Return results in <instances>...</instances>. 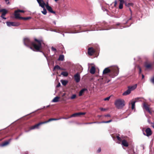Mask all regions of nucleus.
<instances>
[{
    "label": "nucleus",
    "instance_id": "nucleus-1",
    "mask_svg": "<svg viewBox=\"0 0 154 154\" xmlns=\"http://www.w3.org/2000/svg\"><path fill=\"white\" fill-rule=\"evenodd\" d=\"M35 42H32L28 38H25L23 39V43L25 45L29 47L31 49L34 50L38 51L41 48L42 45L44 44L42 40H38L35 39Z\"/></svg>",
    "mask_w": 154,
    "mask_h": 154
},
{
    "label": "nucleus",
    "instance_id": "nucleus-2",
    "mask_svg": "<svg viewBox=\"0 0 154 154\" xmlns=\"http://www.w3.org/2000/svg\"><path fill=\"white\" fill-rule=\"evenodd\" d=\"M110 72V76L112 78H114L118 75L119 73V68L117 66H114L111 67L110 69L109 68H106L104 69L103 72V73L104 75Z\"/></svg>",
    "mask_w": 154,
    "mask_h": 154
},
{
    "label": "nucleus",
    "instance_id": "nucleus-3",
    "mask_svg": "<svg viewBox=\"0 0 154 154\" xmlns=\"http://www.w3.org/2000/svg\"><path fill=\"white\" fill-rule=\"evenodd\" d=\"M125 102L124 100L119 99L115 101V104L117 108L119 109H121L125 105Z\"/></svg>",
    "mask_w": 154,
    "mask_h": 154
},
{
    "label": "nucleus",
    "instance_id": "nucleus-4",
    "mask_svg": "<svg viewBox=\"0 0 154 154\" xmlns=\"http://www.w3.org/2000/svg\"><path fill=\"white\" fill-rule=\"evenodd\" d=\"M61 119L62 118L58 119H50L47 121H45V122H40L37 124L35 125H34V126H33L31 127L30 128V130H32V129H35L36 128H38V126H39L40 125L42 124L48 123L49 122H50V121H53V120H58L60 119Z\"/></svg>",
    "mask_w": 154,
    "mask_h": 154
},
{
    "label": "nucleus",
    "instance_id": "nucleus-5",
    "mask_svg": "<svg viewBox=\"0 0 154 154\" xmlns=\"http://www.w3.org/2000/svg\"><path fill=\"white\" fill-rule=\"evenodd\" d=\"M6 24L8 26L10 27L11 26H17L20 25V23L18 22H7Z\"/></svg>",
    "mask_w": 154,
    "mask_h": 154
},
{
    "label": "nucleus",
    "instance_id": "nucleus-6",
    "mask_svg": "<svg viewBox=\"0 0 154 154\" xmlns=\"http://www.w3.org/2000/svg\"><path fill=\"white\" fill-rule=\"evenodd\" d=\"M74 78L75 82H79L80 80V75L79 73L78 72L74 75Z\"/></svg>",
    "mask_w": 154,
    "mask_h": 154
},
{
    "label": "nucleus",
    "instance_id": "nucleus-7",
    "mask_svg": "<svg viewBox=\"0 0 154 154\" xmlns=\"http://www.w3.org/2000/svg\"><path fill=\"white\" fill-rule=\"evenodd\" d=\"M143 108L145 109L149 113L151 114L152 112L149 109V106L148 105L146 104L145 103H143Z\"/></svg>",
    "mask_w": 154,
    "mask_h": 154
},
{
    "label": "nucleus",
    "instance_id": "nucleus-8",
    "mask_svg": "<svg viewBox=\"0 0 154 154\" xmlns=\"http://www.w3.org/2000/svg\"><path fill=\"white\" fill-rule=\"evenodd\" d=\"M37 2L38 3L40 6L42 8H44L45 7V3L43 0H36Z\"/></svg>",
    "mask_w": 154,
    "mask_h": 154
},
{
    "label": "nucleus",
    "instance_id": "nucleus-9",
    "mask_svg": "<svg viewBox=\"0 0 154 154\" xmlns=\"http://www.w3.org/2000/svg\"><path fill=\"white\" fill-rule=\"evenodd\" d=\"M146 134L145 133H143V134L145 135H146V136L148 137L152 134L150 128H148L146 129Z\"/></svg>",
    "mask_w": 154,
    "mask_h": 154
},
{
    "label": "nucleus",
    "instance_id": "nucleus-10",
    "mask_svg": "<svg viewBox=\"0 0 154 154\" xmlns=\"http://www.w3.org/2000/svg\"><path fill=\"white\" fill-rule=\"evenodd\" d=\"M95 51L92 48H90L88 49V53L90 55H92L94 53Z\"/></svg>",
    "mask_w": 154,
    "mask_h": 154
},
{
    "label": "nucleus",
    "instance_id": "nucleus-11",
    "mask_svg": "<svg viewBox=\"0 0 154 154\" xmlns=\"http://www.w3.org/2000/svg\"><path fill=\"white\" fill-rule=\"evenodd\" d=\"M85 112H79V113H74L70 117V118L72 117H74L77 116H80L81 115H85Z\"/></svg>",
    "mask_w": 154,
    "mask_h": 154
},
{
    "label": "nucleus",
    "instance_id": "nucleus-12",
    "mask_svg": "<svg viewBox=\"0 0 154 154\" xmlns=\"http://www.w3.org/2000/svg\"><path fill=\"white\" fill-rule=\"evenodd\" d=\"M145 66L146 69H150L152 68L151 64L147 62H145Z\"/></svg>",
    "mask_w": 154,
    "mask_h": 154
},
{
    "label": "nucleus",
    "instance_id": "nucleus-13",
    "mask_svg": "<svg viewBox=\"0 0 154 154\" xmlns=\"http://www.w3.org/2000/svg\"><path fill=\"white\" fill-rule=\"evenodd\" d=\"M137 87V85L136 84L132 86H129L128 87V88L129 89L130 91H132L136 89Z\"/></svg>",
    "mask_w": 154,
    "mask_h": 154
},
{
    "label": "nucleus",
    "instance_id": "nucleus-14",
    "mask_svg": "<svg viewBox=\"0 0 154 154\" xmlns=\"http://www.w3.org/2000/svg\"><path fill=\"white\" fill-rule=\"evenodd\" d=\"M2 12V13L1 17L4 16L7 12V10L5 9H2L0 10V12Z\"/></svg>",
    "mask_w": 154,
    "mask_h": 154
},
{
    "label": "nucleus",
    "instance_id": "nucleus-15",
    "mask_svg": "<svg viewBox=\"0 0 154 154\" xmlns=\"http://www.w3.org/2000/svg\"><path fill=\"white\" fill-rule=\"evenodd\" d=\"M20 15V14L19 13V12L17 10L15 11L14 15L16 18H18L20 19V17H20L19 16Z\"/></svg>",
    "mask_w": 154,
    "mask_h": 154
},
{
    "label": "nucleus",
    "instance_id": "nucleus-16",
    "mask_svg": "<svg viewBox=\"0 0 154 154\" xmlns=\"http://www.w3.org/2000/svg\"><path fill=\"white\" fill-rule=\"evenodd\" d=\"M46 8L47 10L50 12L54 14H55V12L53 11L52 8L51 6H47Z\"/></svg>",
    "mask_w": 154,
    "mask_h": 154
},
{
    "label": "nucleus",
    "instance_id": "nucleus-17",
    "mask_svg": "<svg viewBox=\"0 0 154 154\" xmlns=\"http://www.w3.org/2000/svg\"><path fill=\"white\" fill-rule=\"evenodd\" d=\"M122 144L124 146L128 147V143L125 140H124L122 141Z\"/></svg>",
    "mask_w": 154,
    "mask_h": 154
},
{
    "label": "nucleus",
    "instance_id": "nucleus-18",
    "mask_svg": "<svg viewBox=\"0 0 154 154\" xmlns=\"http://www.w3.org/2000/svg\"><path fill=\"white\" fill-rule=\"evenodd\" d=\"M131 92V91H130V90L128 88V89L127 90L125 91L122 94V95L123 96H126L130 94Z\"/></svg>",
    "mask_w": 154,
    "mask_h": 154
},
{
    "label": "nucleus",
    "instance_id": "nucleus-19",
    "mask_svg": "<svg viewBox=\"0 0 154 154\" xmlns=\"http://www.w3.org/2000/svg\"><path fill=\"white\" fill-rule=\"evenodd\" d=\"M60 98V97H59L56 96L52 100V102H58L59 101Z\"/></svg>",
    "mask_w": 154,
    "mask_h": 154
},
{
    "label": "nucleus",
    "instance_id": "nucleus-20",
    "mask_svg": "<svg viewBox=\"0 0 154 154\" xmlns=\"http://www.w3.org/2000/svg\"><path fill=\"white\" fill-rule=\"evenodd\" d=\"M90 71V72L91 74H94L95 73V67L94 66H92Z\"/></svg>",
    "mask_w": 154,
    "mask_h": 154
},
{
    "label": "nucleus",
    "instance_id": "nucleus-21",
    "mask_svg": "<svg viewBox=\"0 0 154 154\" xmlns=\"http://www.w3.org/2000/svg\"><path fill=\"white\" fill-rule=\"evenodd\" d=\"M87 90V89L86 88H84L82 89L80 91L79 93V96H81L84 93V92L85 91H86Z\"/></svg>",
    "mask_w": 154,
    "mask_h": 154
},
{
    "label": "nucleus",
    "instance_id": "nucleus-22",
    "mask_svg": "<svg viewBox=\"0 0 154 154\" xmlns=\"http://www.w3.org/2000/svg\"><path fill=\"white\" fill-rule=\"evenodd\" d=\"M9 143V141H6L5 142L3 143L2 144H0V146L3 147V146H6Z\"/></svg>",
    "mask_w": 154,
    "mask_h": 154
},
{
    "label": "nucleus",
    "instance_id": "nucleus-23",
    "mask_svg": "<svg viewBox=\"0 0 154 154\" xmlns=\"http://www.w3.org/2000/svg\"><path fill=\"white\" fill-rule=\"evenodd\" d=\"M125 6L126 7H129L131 6H132L133 5V4L132 3H127L126 2V1L127 0H125Z\"/></svg>",
    "mask_w": 154,
    "mask_h": 154
},
{
    "label": "nucleus",
    "instance_id": "nucleus-24",
    "mask_svg": "<svg viewBox=\"0 0 154 154\" xmlns=\"http://www.w3.org/2000/svg\"><path fill=\"white\" fill-rule=\"evenodd\" d=\"M60 82L64 86L66 85L68 82L67 81L65 80H61Z\"/></svg>",
    "mask_w": 154,
    "mask_h": 154
},
{
    "label": "nucleus",
    "instance_id": "nucleus-25",
    "mask_svg": "<svg viewBox=\"0 0 154 154\" xmlns=\"http://www.w3.org/2000/svg\"><path fill=\"white\" fill-rule=\"evenodd\" d=\"M136 101H132L131 103V109H134L135 108V103Z\"/></svg>",
    "mask_w": 154,
    "mask_h": 154
},
{
    "label": "nucleus",
    "instance_id": "nucleus-26",
    "mask_svg": "<svg viewBox=\"0 0 154 154\" xmlns=\"http://www.w3.org/2000/svg\"><path fill=\"white\" fill-rule=\"evenodd\" d=\"M64 59V56L63 55H60L59 58L58 59V60L63 61Z\"/></svg>",
    "mask_w": 154,
    "mask_h": 154
},
{
    "label": "nucleus",
    "instance_id": "nucleus-27",
    "mask_svg": "<svg viewBox=\"0 0 154 154\" xmlns=\"http://www.w3.org/2000/svg\"><path fill=\"white\" fill-rule=\"evenodd\" d=\"M61 75L64 76L66 77L68 75V73L66 72H61Z\"/></svg>",
    "mask_w": 154,
    "mask_h": 154
},
{
    "label": "nucleus",
    "instance_id": "nucleus-28",
    "mask_svg": "<svg viewBox=\"0 0 154 154\" xmlns=\"http://www.w3.org/2000/svg\"><path fill=\"white\" fill-rule=\"evenodd\" d=\"M43 8V10L42 11V12L44 15H46L47 14V11L45 8V7H44V8Z\"/></svg>",
    "mask_w": 154,
    "mask_h": 154
},
{
    "label": "nucleus",
    "instance_id": "nucleus-29",
    "mask_svg": "<svg viewBox=\"0 0 154 154\" xmlns=\"http://www.w3.org/2000/svg\"><path fill=\"white\" fill-rule=\"evenodd\" d=\"M61 69V68L58 66L56 65L54 66V70L55 69Z\"/></svg>",
    "mask_w": 154,
    "mask_h": 154
},
{
    "label": "nucleus",
    "instance_id": "nucleus-30",
    "mask_svg": "<svg viewBox=\"0 0 154 154\" xmlns=\"http://www.w3.org/2000/svg\"><path fill=\"white\" fill-rule=\"evenodd\" d=\"M30 18H31L30 17H20V19H24L25 20H28Z\"/></svg>",
    "mask_w": 154,
    "mask_h": 154
},
{
    "label": "nucleus",
    "instance_id": "nucleus-31",
    "mask_svg": "<svg viewBox=\"0 0 154 154\" xmlns=\"http://www.w3.org/2000/svg\"><path fill=\"white\" fill-rule=\"evenodd\" d=\"M76 97V95L75 94H73L72 95V96L71 97V99H75Z\"/></svg>",
    "mask_w": 154,
    "mask_h": 154
},
{
    "label": "nucleus",
    "instance_id": "nucleus-32",
    "mask_svg": "<svg viewBox=\"0 0 154 154\" xmlns=\"http://www.w3.org/2000/svg\"><path fill=\"white\" fill-rule=\"evenodd\" d=\"M112 121V120L111 119L108 121H103V122H101L103 123H109L111 122Z\"/></svg>",
    "mask_w": 154,
    "mask_h": 154
},
{
    "label": "nucleus",
    "instance_id": "nucleus-33",
    "mask_svg": "<svg viewBox=\"0 0 154 154\" xmlns=\"http://www.w3.org/2000/svg\"><path fill=\"white\" fill-rule=\"evenodd\" d=\"M110 96H109V97H108L105 98L104 99V100L105 101L109 100V99H110Z\"/></svg>",
    "mask_w": 154,
    "mask_h": 154
},
{
    "label": "nucleus",
    "instance_id": "nucleus-34",
    "mask_svg": "<svg viewBox=\"0 0 154 154\" xmlns=\"http://www.w3.org/2000/svg\"><path fill=\"white\" fill-rule=\"evenodd\" d=\"M116 137L119 141H121V139L119 136H117Z\"/></svg>",
    "mask_w": 154,
    "mask_h": 154
},
{
    "label": "nucleus",
    "instance_id": "nucleus-35",
    "mask_svg": "<svg viewBox=\"0 0 154 154\" xmlns=\"http://www.w3.org/2000/svg\"><path fill=\"white\" fill-rule=\"evenodd\" d=\"M51 49H52V51H56V48H54L53 47H51Z\"/></svg>",
    "mask_w": 154,
    "mask_h": 154
},
{
    "label": "nucleus",
    "instance_id": "nucleus-36",
    "mask_svg": "<svg viewBox=\"0 0 154 154\" xmlns=\"http://www.w3.org/2000/svg\"><path fill=\"white\" fill-rule=\"evenodd\" d=\"M19 12H23V13L24 12V11L23 10H17Z\"/></svg>",
    "mask_w": 154,
    "mask_h": 154
},
{
    "label": "nucleus",
    "instance_id": "nucleus-37",
    "mask_svg": "<svg viewBox=\"0 0 154 154\" xmlns=\"http://www.w3.org/2000/svg\"><path fill=\"white\" fill-rule=\"evenodd\" d=\"M151 82L153 83V84H154V76L152 78L151 80Z\"/></svg>",
    "mask_w": 154,
    "mask_h": 154
},
{
    "label": "nucleus",
    "instance_id": "nucleus-38",
    "mask_svg": "<svg viewBox=\"0 0 154 154\" xmlns=\"http://www.w3.org/2000/svg\"><path fill=\"white\" fill-rule=\"evenodd\" d=\"M60 83H59L57 85L56 87H57L58 88V87H60Z\"/></svg>",
    "mask_w": 154,
    "mask_h": 154
},
{
    "label": "nucleus",
    "instance_id": "nucleus-39",
    "mask_svg": "<svg viewBox=\"0 0 154 154\" xmlns=\"http://www.w3.org/2000/svg\"><path fill=\"white\" fill-rule=\"evenodd\" d=\"M96 123V122H90V123H85V124H91L94 123Z\"/></svg>",
    "mask_w": 154,
    "mask_h": 154
},
{
    "label": "nucleus",
    "instance_id": "nucleus-40",
    "mask_svg": "<svg viewBox=\"0 0 154 154\" xmlns=\"http://www.w3.org/2000/svg\"><path fill=\"white\" fill-rule=\"evenodd\" d=\"M47 6H49L48 2H47L45 4V6L46 7V8H47Z\"/></svg>",
    "mask_w": 154,
    "mask_h": 154
},
{
    "label": "nucleus",
    "instance_id": "nucleus-41",
    "mask_svg": "<svg viewBox=\"0 0 154 154\" xmlns=\"http://www.w3.org/2000/svg\"><path fill=\"white\" fill-rule=\"evenodd\" d=\"M110 79L108 80H106L105 81V83H108L109 82H110Z\"/></svg>",
    "mask_w": 154,
    "mask_h": 154
},
{
    "label": "nucleus",
    "instance_id": "nucleus-42",
    "mask_svg": "<svg viewBox=\"0 0 154 154\" xmlns=\"http://www.w3.org/2000/svg\"><path fill=\"white\" fill-rule=\"evenodd\" d=\"M105 117H110V115L109 114H108L105 116Z\"/></svg>",
    "mask_w": 154,
    "mask_h": 154
},
{
    "label": "nucleus",
    "instance_id": "nucleus-43",
    "mask_svg": "<svg viewBox=\"0 0 154 154\" xmlns=\"http://www.w3.org/2000/svg\"><path fill=\"white\" fill-rule=\"evenodd\" d=\"M101 151V149L100 148H99L97 150V152H100Z\"/></svg>",
    "mask_w": 154,
    "mask_h": 154
},
{
    "label": "nucleus",
    "instance_id": "nucleus-44",
    "mask_svg": "<svg viewBox=\"0 0 154 154\" xmlns=\"http://www.w3.org/2000/svg\"><path fill=\"white\" fill-rule=\"evenodd\" d=\"M100 109L102 111H104L105 110V109H104V108H100Z\"/></svg>",
    "mask_w": 154,
    "mask_h": 154
},
{
    "label": "nucleus",
    "instance_id": "nucleus-45",
    "mask_svg": "<svg viewBox=\"0 0 154 154\" xmlns=\"http://www.w3.org/2000/svg\"><path fill=\"white\" fill-rule=\"evenodd\" d=\"M5 2L7 3V4H8L9 3L8 0H5Z\"/></svg>",
    "mask_w": 154,
    "mask_h": 154
},
{
    "label": "nucleus",
    "instance_id": "nucleus-46",
    "mask_svg": "<svg viewBox=\"0 0 154 154\" xmlns=\"http://www.w3.org/2000/svg\"><path fill=\"white\" fill-rule=\"evenodd\" d=\"M1 17L4 19L5 20L6 19V17H4V16Z\"/></svg>",
    "mask_w": 154,
    "mask_h": 154
},
{
    "label": "nucleus",
    "instance_id": "nucleus-47",
    "mask_svg": "<svg viewBox=\"0 0 154 154\" xmlns=\"http://www.w3.org/2000/svg\"><path fill=\"white\" fill-rule=\"evenodd\" d=\"M43 53V54L44 55V56H45V57L46 58L47 60H48V59H47V57L45 55V54H44Z\"/></svg>",
    "mask_w": 154,
    "mask_h": 154
},
{
    "label": "nucleus",
    "instance_id": "nucleus-48",
    "mask_svg": "<svg viewBox=\"0 0 154 154\" xmlns=\"http://www.w3.org/2000/svg\"><path fill=\"white\" fill-rule=\"evenodd\" d=\"M144 75L143 74H142V79H143L144 78Z\"/></svg>",
    "mask_w": 154,
    "mask_h": 154
},
{
    "label": "nucleus",
    "instance_id": "nucleus-49",
    "mask_svg": "<svg viewBox=\"0 0 154 154\" xmlns=\"http://www.w3.org/2000/svg\"><path fill=\"white\" fill-rule=\"evenodd\" d=\"M129 10H130V12H131V14H132V11H131V9L130 8H129Z\"/></svg>",
    "mask_w": 154,
    "mask_h": 154
},
{
    "label": "nucleus",
    "instance_id": "nucleus-50",
    "mask_svg": "<svg viewBox=\"0 0 154 154\" xmlns=\"http://www.w3.org/2000/svg\"><path fill=\"white\" fill-rule=\"evenodd\" d=\"M139 71H140V73L141 72V69L140 68H139Z\"/></svg>",
    "mask_w": 154,
    "mask_h": 154
},
{
    "label": "nucleus",
    "instance_id": "nucleus-51",
    "mask_svg": "<svg viewBox=\"0 0 154 154\" xmlns=\"http://www.w3.org/2000/svg\"><path fill=\"white\" fill-rule=\"evenodd\" d=\"M45 108V106H44L43 107V108ZM43 108H40V109H39L38 110H39V109H42Z\"/></svg>",
    "mask_w": 154,
    "mask_h": 154
},
{
    "label": "nucleus",
    "instance_id": "nucleus-52",
    "mask_svg": "<svg viewBox=\"0 0 154 154\" xmlns=\"http://www.w3.org/2000/svg\"><path fill=\"white\" fill-rule=\"evenodd\" d=\"M53 23H54V24H55H55H56V22H55V21H53Z\"/></svg>",
    "mask_w": 154,
    "mask_h": 154
},
{
    "label": "nucleus",
    "instance_id": "nucleus-53",
    "mask_svg": "<svg viewBox=\"0 0 154 154\" xmlns=\"http://www.w3.org/2000/svg\"><path fill=\"white\" fill-rule=\"evenodd\" d=\"M152 127L154 128V123L153 124Z\"/></svg>",
    "mask_w": 154,
    "mask_h": 154
},
{
    "label": "nucleus",
    "instance_id": "nucleus-54",
    "mask_svg": "<svg viewBox=\"0 0 154 154\" xmlns=\"http://www.w3.org/2000/svg\"><path fill=\"white\" fill-rule=\"evenodd\" d=\"M58 0H54V1H55V2H57Z\"/></svg>",
    "mask_w": 154,
    "mask_h": 154
},
{
    "label": "nucleus",
    "instance_id": "nucleus-55",
    "mask_svg": "<svg viewBox=\"0 0 154 154\" xmlns=\"http://www.w3.org/2000/svg\"><path fill=\"white\" fill-rule=\"evenodd\" d=\"M62 119H67V118H63Z\"/></svg>",
    "mask_w": 154,
    "mask_h": 154
},
{
    "label": "nucleus",
    "instance_id": "nucleus-56",
    "mask_svg": "<svg viewBox=\"0 0 154 154\" xmlns=\"http://www.w3.org/2000/svg\"><path fill=\"white\" fill-rule=\"evenodd\" d=\"M49 106H50L49 105H48V106H47L46 107H49Z\"/></svg>",
    "mask_w": 154,
    "mask_h": 154
},
{
    "label": "nucleus",
    "instance_id": "nucleus-57",
    "mask_svg": "<svg viewBox=\"0 0 154 154\" xmlns=\"http://www.w3.org/2000/svg\"><path fill=\"white\" fill-rule=\"evenodd\" d=\"M61 69H60V70H64V69H63V68H61Z\"/></svg>",
    "mask_w": 154,
    "mask_h": 154
},
{
    "label": "nucleus",
    "instance_id": "nucleus-58",
    "mask_svg": "<svg viewBox=\"0 0 154 154\" xmlns=\"http://www.w3.org/2000/svg\"><path fill=\"white\" fill-rule=\"evenodd\" d=\"M116 3H117V2H116H116H115V5H116Z\"/></svg>",
    "mask_w": 154,
    "mask_h": 154
},
{
    "label": "nucleus",
    "instance_id": "nucleus-59",
    "mask_svg": "<svg viewBox=\"0 0 154 154\" xmlns=\"http://www.w3.org/2000/svg\"><path fill=\"white\" fill-rule=\"evenodd\" d=\"M53 31H54V32H57L55 30H54Z\"/></svg>",
    "mask_w": 154,
    "mask_h": 154
},
{
    "label": "nucleus",
    "instance_id": "nucleus-60",
    "mask_svg": "<svg viewBox=\"0 0 154 154\" xmlns=\"http://www.w3.org/2000/svg\"><path fill=\"white\" fill-rule=\"evenodd\" d=\"M63 36H64V34H63Z\"/></svg>",
    "mask_w": 154,
    "mask_h": 154
},
{
    "label": "nucleus",
    "instance_id": "nucleus-61",
    "mask_svg": "<svg viewBox=\"0 0 154 154\" xmlns=\"http://www.w3.org/2000/svg\"><path fill=\"white\" fill-rule=\"evenodd\" d=\"M75 32L74 33H75ZM71 33H73V32H71Z\"/></svg>",
    "mask_w": 154,
    "mask_h": 154
},
{
    "label": "nucleus",
    "instance_id": "nucleus-62",
    "mask_svg": "<svg viewBox=\"0 0 154 154\" xmlns=\"http://www.w3.org/2000/svg\"><path fill=\"white\" fill-rule=\"evenodd\" d=\"M1 5H0V8H1Z\"/></svg>",
    "mask_w": 154,
    "mask_h": 154
}]
</instances>
